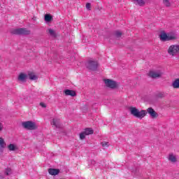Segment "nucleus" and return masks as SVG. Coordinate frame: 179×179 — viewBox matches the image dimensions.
I'll return each instance as SVG.
<instances>
[{
    "label": "nucleus",
    "mask_w": 179,
    "mask_h": 179,
    "mask_svg": "<svg viewBox=\"0 0 179 179\" xmlns=\"http://www.w3.org/2000/svg\"><path fill=\"white\" fill-rule=\"evenodd\" d=\"M168 159L171 163H177V156L173 153L169 154Z\"/></svg>",
    "instance_id": "9d476101"
},
{
    "label": "nucleus",
    "mask_w": 179,
    "mask_h": 179,
    "mask_svg": "<svg viewBox=\"0 0 179 179\" xmlns=\"http://www.w3.org/2000/svg\"><path fill=\"white\" fill-rule=\"evenodd\" d=\"M129 111L131 115L136 117V118H139V120L145 118L147 114H149L151 118H157V117H159V114H157V112L155 111V109H153V108L151 107L147 108V110H139V109L135 107H130Z\"/></svg>",
    "instance_id": "f257e3e1"
},
{
    "label": "nucleus",
    "mask_w": 179,
    "mask_h": 179,
    "mask_svg": "<svg viewBox=\"0 0 179 179\" xmlns=\"http://www.w3.org/2000/svg\"><path fill=\"white\" fill-rule=\"evenodd\" d=\"M28 76L31 80H37V79H38L37 76L34 75V73H29L28 74Z\"/></svg>",
    "instance_id": "4be33fe9"
},
{
    "label": "nucleus",
    "mask_w": 179,
    "mask_h": 179,
    "mask_svg": "<svg viewBox=\"0 0 179 179\" xmlns=\"http://www.w3.org/2000/svg\"><path fill=\"white\" fill-rule=\"evenodd\" d=\"M94 132V131L92 128H86L84 131V133L85 134V135H93Z\"/></svg>",
    "instance_id": "6ab92c4d"
},
{
    "label": "nucleus",
    "mask_w": 179,
    "mask_h": 179,
    "mask_svg": "<svg viewBox=\"0 0 179 179\" xmlns=\"http://www.w3.org/2000/svg\"><path fill=\"white\" fill-rule=\"evenodd\" d=\"M179 53V45H172L168 49V54L171 57H177V55Z\"/></svg>",
    "instance_id": "20e7f679"
},
{
    "label": "nucleus",
    "mask_w": 179,
    "mask_h": 179,
    "mask_svg": "<svg viewBox=\"0 0 179 179\" xmlns=\"http://www.w3.org/2000/svg\"><path fill=\"white\" fill-rule=\"evenodd\" d=\"M46 33L50 36L51 37H53L54 38H57V32L55 31V30L49 28L48 29V30L46 31Z\"/></svg>",
    "instance_id": "1a4fd4ad"
},
{
    "label": "nucleus",
    "mask_w": 179,
    "mask_h": 179,
    "mask_svg": "<svg viewBox=\"0 0 179 179\" xmlns=\"http://www.w3.org/2000/svg\"><path fill=\"white\" fill-rule=\"evenodd\" d=\"M101 145H102L103 148H108V146H110V144H108V142L107 141L101 143Z\"/></svg>",
    "instance_id": "a878e982"
},
{
    "label": "nucleus",
    "mask_w": 179,
    "mask_h": 179,
    "mask_svg": "<svg viewBox=\"0 0 179 179\" xmlns=\"http://www.w3.org/2000/svg\"><path fill=\"white\" fill-rule=\"evenodd\" d=\"M27 78V75L22 73L18 76V80L20 82H26V78Z\"/></svg>",
    "instance_id": "2eb2a0df"
},
{
    "label": "nucleus",
    "mask_w": 179,
    "mask_h": 179,
    "mask_svg": "<svg viewBox=\"0 0 179 179\" xmlns=\"http://www.w3.org/2000/svg\"><path fill=\"white\" fill-rule=\"evenodd\" d=\"M159 38H160L161 41H169V34H167L164 32H162L159 35Z\"/></svg>",
    "instance_id": "f8f14e48"
},
{
    "label": "nucleus",
    "mask_w": 179,
    "mask_h": 179,
    "mask_svg": "<svg viewBox=\"0 0 179 179\" xmlns=\"http://www.w3.org/2000/svg\"><path fill=\"white\" fill-rule=\"evenodd\" d=\"M4 173H5L6 176H9V175L12 174V169H10V168L6 169Z\"/></svg>",
    "instance_id": "b1692460"
},
{
    "label": "nucleus",
    "mask_w": 179,
    "mask_h": 179,
    "mask_svg": "<svg viewBox=\"0 0 179 179\" xmlns=\"http://www.w3.org/2000/svg\"><path fill=\"white\" fill-rule=\"evenodd\" d=\"M48 173L50 174V176H58V174H59V169H49Z\"/></svg>",
    "instance_id": "9b49d317"
},
{
    "label": "nucleus",
    "mask_w": 179,
    "mask_h": 179,
    "mask_svg": "<svg viewBox=\"0 0 179 179\" xmlns=\"http://www.w3.org/2000/svg\"><path fill=\"white\" fill-rule=\"evenodd\" d=\"M45 22H52V16L50 14L45 15Z\"/></svg>",
    "instance_id": "412c9836"
},
{
    "label": "nucleus",
    "mask_w": 179,
    "mask_h": 179,
    "mask_svg": "<svg viewBox=\"0 0 179 179\" xmlns=\"http://www.w3.org/2000/svg\"><path fill=\"white\" fill-rule=\"evenodd\" d=\"M87 68L90 69V71H97L99 63L96 61L90 60L87 63Z\"/></svg>",
    "instance_id": "423d86ee"
},
{
    "label": "nucleus",
    "mask_w": 179,
    "mask_h": 179,
    "mask_svg": "<svg viewBox=\"0 0 179 179\" xmlns=\"http://www.w3.org/2000/svg\"><path fill=\"white\" fill-rule=\"evenodd\" d=\"M0 58H1V55H0Z\"/></svg>",
    "instance_id": "473e14b6"
},
{
    "label": "nucleus",
    "mask_w": 179,
    "mask_h": 179,
    "mask_svg": "<svg viewBox=\"0 0 179 179\" xmlns=\"http://www.w3.org/2000/svg\"><path fill=\"white\" fill-rule=\"evenodd\" d=\"M177 35L173 34H168V41H170V40H176Z\"/></svg>",
    "instance_id": "5701e85b"
},
{
    "label": "nucleus",
    "mask_w": 179,
    "mask_h": 179,
    "mask_svg": "<svg viewBox=\"0 0 179 179\" xmlns=\"http://www.w3.org/2000/svg\"><path fill=\"white\" fill-rule=\"evenodd\" d=\"M12 34H22L24 36H29L31 34L30 30L26 28H19L11 31Z\"/></svg>",
    "instance_id": "7ed1b4c3"
},
{
    "label": "nucleus",
    "mask_w": 179,
    "mask_h": 179,
    "mask_svg": "<svg viewBox=\"0 0 179 179\" xmlns=\"http://www.w3.org/2000/svg\"><path fill=\"white\" fill-rule=\"evenodd\" d=\"M52 125H54L56 128H61V123L59 119H53L51 122Z\"/></svg>",
    "instance_id": "4468645a"
},
{
    "label": "nucleus",
    "mask_w": 179,
    "mask_h": 179,
    "mask_svg": "<svg viewBox=\"0 0 179 179\" xmlns=\"http://www.w3.org/2000/svg\"><path fill=\"white\" fill-rule=\"evenodd\" d=\"M113 36L115 38H117V40H120L122 36V32H121V31H115L113 33Z\"/></svg>",
    "instance_id": "dca6fc26"
},
{
    "label": "nucleus",
    "mask_w": 179,
    "mask_h": 179,
    "mask_svg": "<svg viewBox=\"0 0 179 179\" xmlns=\"http://www.w3.org/2000/svg\"><path fill=\"white\" fill-rule=\"evenodd\" d=\"M85 138H86V134L83 132H82L81 134H80V138L81 140L85 139Z\"/></svg>",
    "instance_id": "bb28decb"
},
{
    "label": "nucleus",
    "mask_w": 179,
    "mask_h": 179,
    "mask_svg": "<svg viewBox=\"0 0 179 179\" xmlns=\"http://www.w3.org/2000/svg\"><path fill=\"white\" fill-rule=\"evenodd\" d=\"M8 149L10 152H15V150H17V147L15 144H10L8 145Z\"/></svg>",
    "instance_id": "f3484780"
},
{
    "label": "nucleus",
    "mask_w": 179,
    "mask_h": 179,
    "mask_svg": "<svg viewBox=\"0 0 179 179\" xmlns=\"http://www.w3.org/2000/svg\"><path fill=\"white\" fill-rule=\"evenodd\" d=\"M3 131V124L0 122V132Z\"/></svg>",
    "instance_id": "c756f323"
},
{
    "label": "nucleus",
    "mask_w": 179,
    "mask_h": 179,
    "mask_svg": "<svg viewBox=\"0 0 179 179\" xmlns=\"http://www.w3.org/2000/svg\"><path fill=\"white\" fill-rule=\"evenodd\" d=\"M40 106H41V107H43V108H45V107H47V106H45V103H41Z\"/></svg>",
    "instance_id": "7c9ffc66"
},
{
    "label": "nucleus",
    "mask_w": 179,
    "mask_h": 179,
    "mask_svg": "<svg viewBox=\"0 0 179 179\" xmlns=\"http://www.w3.org/2000/svg\"><path fill=\"white\" fill-rule=\"evenodd\" d=\"M64 94L66 96H71V97H75V96H76V92H75L73 90H64Z\"/></svg>",
    "instance_id": "ddd939ff"
},
{
    "label": "nucleus",
    "mask_w": 179,
    "mask_h": 179,
    "mask_svg": "<svg viewBox=\"0 0 179 179\" xmlns=\"http://www.w3.org/2000/svg\"><path fill=\"white\" fill-rule=\"evenodd\" d=\"M148 76L152 79H156V78H162V76H163V71L161 70L151 71L149 72Z\"/></svg>",
    "instance_id": "0eeeda50"
},
{
    "label": "nucleus",
    "mask_w": 179,
    "mask_h": 179,
    "mask_svg": "<svg viewBox=\"0 0 179 179\" xmlns=\"http://www.w3.org/2000/svg\"><path fill=\"white\" fill-rule=\"evenodd\" d=\"M92 8V4H90V3H86V9H87L88 10H90Z\"/></svg>",
    "instance_id": "c85d7f7f"
},
{
    "label": "nucleus",
    "mask_w": 179,
    "mask_h": 179,
    "mask_svg": "<svg viewBox=\"0 0 179 179\" xmlns=\"http://www.w3.org/2000/svg\"><path fill=\"white\" fill-rule=\"evenodd\" d=\"M6 148V143H5V140L2 137H0V152H3V149Z\"/></svg>",
    "instance_id": "6e6552de"
},
{
    "label": "nucleus",
    "mask_w": 179,
    "mask_h": 179,
    "mask_svg": "<svg viewBox=\"0 0 179 179\" xmlns=\"http://www.w3.org/2000/svg\"><path fill=\"white\" fill-rule=\"evenodd\" d=\"M173 89H178L179 88V78L175 80L172 84Z\"/></svg>",
    "instance_id": "aec40b11"
},
{
    "label": "nucleus",
    "mask_w": 179,
    "mask_h": 179,
    "mask_svg": "<svg viewBox=\"0 0 179 179\" xmlns=\"http://www.w3.org/2000/svg\"><path fill=\"white\" fill-rule=\"evenodd\" d=\"M134 3L138 5L139 6H143L145 5V1L143 0H133Z\"/></svg>",
    "instance_id": "a211bd4d"
},
{
    "label": "nucleus",
    "mask_w": 179,
    "mask_h": 179,
    "mask_svg": "<svg viewBox=\"0 0 179 179\" xmlns=\"http://www.w3.org/2000/svg\"><path fill=\"white\" fill-rule=\"evenodd\" d=\"M91 164L95 165V164H96V161H94V160H91Z\"/></svg>",
    "instance_id": "2f4dec72"
},
{
    "label": "nucleus",
    "mask_w": 179,
    "mask_h": 179,
    "mask_svg": "<svg viewBox=\"0 0 179 179\" xmlns=\"http://www.w3.org/2000/svg\"><path fill=\"white\" fill-rule=\"evenodd\" d=\"M103 82L106 87H109V89H117L118 87V84L117 82L111 79H104Z\"/></svg>",
    "instance_id": "39448f33"
},
{
    "label": "nucleus",
    "mask_w": 179,
    "mask_h": 179,
    "mask_svg": "<svg viewBox=\"0 0 179 179\" xmlns=\"http://www.w3.org/2000/svg\"><path fill=\"white\" fill-rule=\"evenodd\" d=\"M164 5L167 8H170V6H171V3L169 0H164Z\"/></svg>",
    "instance_id": "393cba45"
},
{
    "label": "nucleus",
    "mask_w": 179,
    "mask_h": 179,
    "mask_svg": "<svg viewBox=\"0 0 179 179\" xmlns=\"http://www.w3.org/2000/svg\"><path fill=\"white\" fill-rule=\"evenodd\" d=\"M166 96V94L163 92H160L157 94V97H159V99H163V97H164Z\"/></svg>",
    "instance_id": "cd10ccee"
},
{
    "label": "nucleus",
    "mask_w": 179,
    "mask_h": 179,
    "mask_svg": "<svg viewBox=\"0 0 179 179\" xmlns=\"http://www.w3.org/2000/svg\"><path fill=\"white\" fill-rule=\"evenodd\" d=\"M22 126L24 129H28L29 131H34L35 129H37V124H36V122L32 121L23 122L22 123Z\"/></svg>",
    "instance_id": "f03ea898"
}]
</instances>
